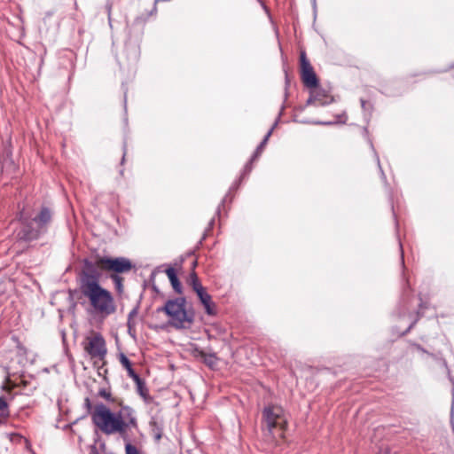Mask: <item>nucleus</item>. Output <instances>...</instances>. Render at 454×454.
Listing matches in <instances>:
<instances>
[{
    "label": "nucleus",
    "instance_id": "nucleus-27",
    "mask_svg": "<svg viewBox=\"0 0 454 454\" xmlns=\"http://www.w3.org/2000/svg\"><path fill=\"white\" fill-rule=\"evenodd\" d=\"M382 454H390V452L387 450H386Z\"/></svg>",
    "mask_w": 454,
    "mask_h": 454
},
{
    "label": "nucleus",
    "instance_id": "nucleus-8",
    "mask_svg": "<svg viewBox=\"0 0 454 454\" xmlns=\"http://www.w3.org/2000/svg\"><path fill=\"white\" fill-rule=\"evenodd\" d=\"M301 76L304 85L309 89L318 85L317 74L309 59H301Z\"/></svg>",
    "mask_w": 454,
    "mask_h": 454
},
{
    "label": "nucleus",
    "instance_id": "nucleus-15",
    "mask_svg": "<svg viewBox=\"0 0 454 454\" xmlns=\"http://www.w3.org/2000/svg\"><path fill=\"white\" fill-rule=\"evenodd\" d=\"M347 114L345 113H342L340 115H338L336 117V121H314V124H319V125H332L334 123H345L347 121Z\"/></svg>",
    "mask_w": 454,
    "mask_h": 454
},
{
    "label": "nucleus",
    "instance_id": "nucleus-14",
    "mask_svg": "<svg viewBox=\"0 0 454 454\" xmlns=\"http://www.w3.org/2000/svg\"><path fill=\"white\" fill-rule=\"evenodd\" d=\"M189 284L192 286L194 292L204 288L201 285L195 271H192L189 276Z\"/></svg>",
    "mask_w": 454,
    "mask_h": 454
},
{
    "label": "nucleus",
    "instance_id": "nucleus-12",
    "mask_svg": "<svg viewBox=\"0 0 454 454\" xmlns=\"http://www.w3.org/2000/svg\"><path fill=\"white\" fill-rule=\"evenodd\" d=\"M166 275L168 276L170 283H171V286L173 287V289L175 290V292L176 294H182L183 290H182V285L176 276V270L174 268L172 267H168L166 270Z\"/></svg>",
    "mask_w": 454,
    "mask_h": 454
},
{
    "label": "nucleus",
    "instance_id": "nucleus-1",
    "mask_svg": "<svg viewBox=\"0 0 454 454\" xmlns=\"http://www.w3.org/2000/svg\"><path fill=\"white\" fill-rule=\"evenodd\" d=\"M99 278L97 267L86 260L80 274L81 292L96 311L109 315L115 310L114 299L111 293L99 285Z\"/></svg>",
    "mask_w": 454,
    "mask_h": 454
},
{
    "label": "nucleus",
    "instance_id": "nucleus-24",
    "mask_svg": "<svg viewBox=\"0 0 454 454\" xmlns=\"http://www.w3.org/2000/svg\"><path fill=\"white\" fill-rule=\"evenodd\" d=\"M376 160L378 162L380 169H381L380 163V158H379V156L377 154H376ZM380 171H382V170H380ZM381 173H383V172H381ZM382 176H384V174H382Z\"/></svg>",
    "mask_w": 454,
    "mask_h": 454
},
{
    "label": "nucleus",
    "instance_id": "nucleus-10",
    "mask_svg": "<svg viewBox=\"0 0 454 454\" xmlns=\"http://www.w3.org/2000/svg\"><path fill=\"white\" fill-rule=\"evenodd\" d=\"M199 297L205 311L209 316L216 314L215 304L212 301L211 295L206 291L205 287L195 292Z\"/></svg>",
    "mask_w": 454,
    "mask_h": 454
},
{
    "label": "nucleus",
    "instance_id": "nucleus-20",
    "mask_svg": "<svg viewBox=\"0 0 454 454\" xmlns=\"http://www.w3.org/2000/svg\"><path fill=\"white\" fill-rule=\"evenodd\" d=\"M112 278H113L114 282L115 283L116 288L119 291H121V289L122 288L121 278L116 275L113 276Z\"/></svg>",
    "mask_w": 454,
    "mask_h": 454
},
{
    "label": "nucleus",
    "instance_id": "nucleus-4",
    "mask_svg": "<svg viewBox=\"0 0 454 454\" xmlns=\"http://www.w3.org/2000/svg\"><path fill=\"white\" fill-rule=\"evenodd\" d=\"M185 305L184 298H176L167 301L163 307L157 309V311L167 315L171 326L176 329H186L193 323L194 316L186 309Z\"/></svg>",
    "mask_w": 454,
    "mask_h": 454
},
{
    "label": "nucleus",
    "instance_id": "nucleus-13",
    "mask_svg": "<svg viewBox=\"0 0 454 454\" xmlns=\"http://www.w3.org/2000/svg\"><path fill=\"white\" fill-rule=\"evenodd\" d=\"M277 125V122L273 125V127L268 131V133L266 134V136L264 137L263 140L261 142V144L257 146L254 155L252 156V159H251V162L253 160H254L255 159H257L260 154L262 153L264 146L266 145L270 137L271 136L272 134V131L275 128V126Z\"/></svg>",
    "mask_w": 454,
    "mask_h": 454
},
{
    "label": "nucleus",
    "instance_id": "nucleus-2",
    "mask_svg": "<svg viewBox=\"0 0 454 454\" xmlns=\"http://www.w3.org/2000/svg\"><path fill=\"white\" fill-rule=\"evenodd\" d=\"M93 424L104 434H120L137 427L135 411L129 406H121L118 412H113L106 405L98 403L91 411Z\"/></svg>",
    "mask_w": 454,
    "mask_h": 454
},
{
    "label": "nucleus",
    "instance_id": "nucleus-9",
    "mask_svg": "<svg viewBox=\"0 0 454 454\" xmlns=\"http://www.w3.org/2000/svg\"><path fill=\"white\" fill-rule=\"evenodd\" d=\"M309 90V98L307 100V105L325 106L333 100V97L325 90L318 87V85Z\"/></svg>",
    "mask_w": 454,
    "mask_h": 454
},
{
    "label": "nucleus",
    "instance_id": "nucleus-22",
    "mask_svg": "<svg viewBox=\"0 0 454 454\" xmlns=\"http://www.w3.org/2000/svg\"><path fill=\"white\" fill-rule=\"evenodd\" d=\"M143 387H144V383L142 382V384L140 385V387L137 386V389L139 391V393L144 395V390H143Z\"/></svg>",
    "mask_w": 454,
    "mask_h": 454
},
{
    "label": "nucleus",
    "instance_id": "nucleus-28",
    "mask_svg": "<svg viewBox=\"0 0 454 454\" xmlns=\"http://www.w3.org/2000/svg\"><path fill=\"white\" fill-rule=\"evenodd\" d=\"M196 265H197V262H194L192 263V266H193V267H195Z\"/></svg>",
    "mask_w": 454,
    "mask_h": 454
},
{
    "label": "nucleus",
    "instance_id": "nucleus-25",
    "mask_svg": "<svg viewBox=\"0 0 454 454\" xmlns=\"http://www.w3.org/2000/svg\"><path fill=\"white\" fill-rule=\"evenodd\" d=\"M213 359H214V356H210L209 360H208V363L211 364Z\"/></svg>",
    "mask_w": 454,
    "mask_h": 454
},
{
    "label": "nucleus",
    "instance_id": "nucleus-26",
    "mask_svg": "<svg viewBox=\"0 0 454 454\" xmlns=\"http://www.w3.org/2000/svg\"><path fill=\"white\" fill-rule=\"evenodd\" d=\"M300 57H301V58L305 57V53H304L303 51H301V56H300Z\"/></svg>",
    "mask_w": 454,
    "mask_h": 454
},
{
    "label": "nucleus",
    "instance_id": "nucleus-21",
    "mask_svg": "<svg viewBox=\"0 0 454 454\" xmlns=\"http://www.w3.org/2000/svg\"><path fill=\"white\" fill-rule=\"evenodd\" d=\"M367 106H369V103L364 99H361V106L364 110L367 109Z\"/></svg>",
    "mask_w": 454,
    "mask_h": 454
},
{
    "label": "nucleus",
    "instance_id": "nucleus-7",
    "mask_svg": "<svg viewBox=\"0 0 454 454\" xmlns=\"http://www.w3.org/2000/svg\"><path fill=\"white\" fill-rule=\"evenodd\" d=\"M97 269L101 267L103 270L114 271L117 273L128 272L131 270L132 264L130 261L124 257L108 258L101 257L98 259L96 264Z\"/></svg>",
    "mask_w": 454,
    "mask_h": 454
},
{
    "label": "nucleus",
    "instance_id": "nucleus-11",
    "mask_svg": "<svg viewBox=\"0 0 454 454\" xmlns=\"http://www.w3.org/2000/svg\"><path fill=\"white\" fill-rule=\"evenodd\" d=\"M120 362L121 365L127 370L129 377H130L136 382L137 386L140 387L142 384V380L133 370L130 361L124 354H121Z\"/></svg>",
    "mask_w": 454,
    "mask_h": 454
},
{
    "label": "nucleus",
    "instance_id": "nucleus-19",
    "mask_svg": "<svg viewBox=\"0 0 454 454\" xmlns=\"http://www.w3.org/2000/svg\"><path fill=\"white\" fill-rule=\"evenodd\" d=\"M98 395L107 401L111 400V393L106 388L99 389Z\"/></svg>",
    "mask_w": 454,
    "mask_h": 454
},
{
    "label": "nucleus",
    "instance_id": "nucleus-16",
    "mask_svg": "<svg viewBox=\"0 0 454 454\" xmlns=\"http://www.w3.org/2000/svg\"><path fill=\"white\" fill-rule=\"evenodd\" d=\"M9 439L12 442H14V443H21L22 442H24L27 447L29 444L28 440H27L26 438H24L22 435H20L18 433L10 434Z\"/></svg>",
    "mask_w": 454,
    "mask_h": 454
},
{
    "label": "nucleus",
    "instance_id": "nucleus-17",
    "mask_svg": "<svg viewBox=\"0 0 454 454\" xmlns=\"http://www.w3.org/2000/svg\"><path fill=\"white\" fill-rule=\"evenodd\" d=\"M8 414L9 411L7 402L4 397L0 396V417H5L8 416Z\"/></svg>",
    "mask_w": 454,
    "mask_h": 454
},
{
    "label": "nucleus",
    "instance_id": "nucleus-5",
    "mask_svg": "<svg viewBox=\"0 0 454 454\" xmlns=\"http://www.w3.org/2000/svg\"><path fill=\"white\" fill-rule=\"evenodd\" d=\"M263 419L268 431L273 437H283L286 427V417L280 406H269L263 410Z\"/></svg>",
    "mask_w": 454,
    "mask_h": 454
},
{
    "label": "nucleus",
    "instance_id": "nucleus-6",
    "mask_svg": "<svg viewBox=\"0 0 454 454\" xmlns=\"http://www.w3.org/2000/svg\"><path fill=\"white\" fill-rule=\"evenodd\" d=\"M86 352L90 356L94 363L104 364L105 357L107 352L105 340L101 335L96 334L90 338H88L87 343L84 347Z\"/></svg>",
    "mask_w": 454,
    "mask_h": 454
},
{
    "label": "nucleus",
    "instance_id": "nucleus-23",
    "mask_svg": "<svg viewBox=\"0 0 454 454\" xmlns=\"http://www.w3.org/2000/svg\"><path fill=\"white\" fill-rule=\"evenodd\" d=\"M251 162L247 163L245 167V170L247 171V172H250L251 171Z\"/></svg>",
    "mask_w": 454,
    "mask_h": 454
},
{
    "label": "nucleus",
    "instance_id": "nucleus-18",
    "mask_svg": "<svg viewBox=\"0 0 454 454\" xmlns=\"http://www.w3.org/2000/svg\"><path fill=\"white\" fill-rule=\"evenodd\" d=\"M126 454H140L137 449L130 443L125 446Z\"/></svg>",
    "mask_w": 454,
    "mask_h": 454
},
{
    "label": "nucleus",
    "instance_id": "nucleus-3",
    "mask_svg": "<svg viewBox=\"0 0 454 454\" xmlns=\"http://www.w3.org/2000/svg\"><path fill=\"white\" fill-rule=\"evenodd\" d=\"M20 226L17 231V239L23 241L37 239L46 231L51 220V213L48 207H42L40 213L31 217L23 208L19 213Z\"/></svg>",
    "mask_w": 454,
    "mask_h": 454
}]
</instances>
